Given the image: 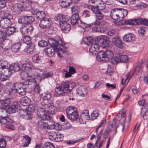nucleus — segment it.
Returning <instances> with one entry per match:
<instances>
[{
	"mask_svg": "<svg viewBox=\"0 0 148 148\" xmlns=\"http://www.w3.org/2000/svg\"><path fill=\"white\" fill-rule=\"evenodd\" d=\"M34 68L32 64L30 62L23 64L22 66V70L23 71H29L33 69Z\"/></svg>",
	"mask_w": 148,
	"mask_h": 148,
	"instance_id": "b1692460",
	"label": "nucleus"
},
{
	"mask_svg": "<svg viewBox=\"0 0 148 148\" xmlns=\"http://www.w3.org/2000/svg\"><path fill=\"white\" fill-rule=\"evenodd\" d=\"M91 15V13L88 10H84L83 12V15L85 17H89Z\"/></svg>",
	"mask_w": 148,
	"mask_h": 148,
	"instance_id": "0e129e2a",
	"label": "nucleus"
},
{
	"mask_svg": "<svg viewBox=\"0 0 148 148\" xmlns=\"http://www.w3.org/2000/svg\"><path fill=\"white\" fill-rule=\"evenodd\" d=\"M110 60L111 62L113 64H116L119 62L118 56L114 58L113 57Z\"/></svg>",
	"mask_w": 148,
	"mask_h": 148,
	"instance_id": "864d4df0",
	"label": "nucleus"
},
{
	"mask_svg": "<svg viewBox=\"0 0 148 148\" xmlns=\"http://www.w3.org/2000/svg\"><path fill=\"white\" fill-rule=\"evenodd\" d=\"M128 11L122 8H114L110 12L111 17L115 21L122 20L127 16Z\"/></svg>",
	"mask_w": 148,
	"mask_h": 148,
	"instance_id": "20e7f679",
	"label": "nucleus"
},
{
	"mask_svg": "<svg viewBox=\"0 0 148 148\" xmlns=\"http://www.w3.org/2000/svg\"><path fill=\"white\" fill-rule=\"evenodd\" d=\"M43 148H55L53 145L50 142L45 143L43 147Z\"/></svg>",
	"mask_w": 148,
	"mask_h": 148,
	"instance_id": "13d9d810",
	"label": "nucleus"
},
{
	"mask_svg": "<svg viewBox=\"0 0 148 148\" xmlns=\"http://www.w3.org/2000/svg\"><path fill=\"white\" fill-rule=\"evenodd\" d=\"M68 21H61L59 23V24L62 31H64L67 33L70 31L71 29L70 25L67 22Z\"/></svg>",
	"mask_w": 148,
	"mask_h": 148,
	"instance_id": "dca6fc26",
	"label": "nucleus"
},
{
	"mask_svg": "<svg viewBox=\"0 0 148 148\" xmlns=\"http://www.w3.org/2000/svg\"><path fill=\"white\" fill-rule=\"evenodd\" d=\"M78 95L84 97L85 94L86 93L85 88L83 86H80L78 88L77 90Z\"/></svg>",
	"mask_w": 148,
	"mask_h": 148,
	"instance_id": "c85d7f7f",
	"label": "nucleus"
},
{
	"mask_svg": "<svg viewBox=\"0 0 148 148\" xmlns=\"http://www.w3.org/2000/svg\"><path fill=\"white\" fill-rule=\"evenodd\" d=\"M113 52L109 50L105 51H100L98 53L97 58L99 61H108L113 57Z\"/></svg>",
	"mask_w": 148,
	"mask_h": 148,
	"instance_id": "423d86ee",
	"label": "nucleus"
},
{
	"mask_svg": "<svg viewBox=\"0 0 148 148\" xmlns=\"http://www.w3.org/2000/svg\"><path fill=\"white\" fill-rule=\"evenodd\" d=\"M84 41L86 45H88L90 44H92L96 42L95 40H94L92 38L90 37L87 36L84 39Z\"/></svg>",
	"mask_w": 148,
	"mask_h": 148,
	"instance_id": "f704fd0d",
	"label": "nucleus"
},
{
	"mask_svg": "<svg viewBox=\"0 0 148 148\" xmlns=\"http://www.w3.org/2000/svg\"><path fill=\"white\" fill-rule=\"evenodd\" d=\"M6 38V34L5 32L3 31H0V43L1 44L2 42H4Z\"/></svg>",
	"mask_w": 148,
	"mask_h": 148,
	"instance_id": "de8ad7c7",
	"label": "nucleus"
},
{
	"mask_svg": "<svg viewBox=\"0 0 148 148\" xmlns=\"http://www.w3.org/2000/svg\"><path fill=\"white\" fill-rule=\"evenodd\" d=\"M78 115L77 112V111L75 112H74L71 115H70L68 118L72 120H75L78 118Z\"/></svg>",
	"mask_w": 148,
	"mask_h": 148,
	"instance_id": "c03bdc74",
	"label": "nucleus"
},
{
	"mask_svg": "<svg viewBox=\"0 0 148 148\" xmlns=\"http://www.w3.org/2000/svg\"><path fill=\"white\" fill-rule=\"evenodd\" d=\"M73 14L78 15L79 8L77 6H74L72 7L71 9Z\"/></svg>",
	"mask_w": 148,
	"mask_h": 148,
	"instance_id": "3c124183",
	"label": "nucleus"
},
{
	"mask_svg": "<svg viewBox=\"0 0 148 148\" xmlns=\"http://www.w3.org/2000/svg\"><path fill=\"white\" fill-rule=\"evenodd\" d=\"M21 76L23 79H25L28 77H32V75H29V73L25 71L22 72L21 74Z\"/></svg>",
	"mask_w": 148,
	"mask_h": 148,
	"instance_id": "6e6d98bb",
	"label": "nucleus"
},
{
	"mask_svg": "<svg viewBox=\"0 0 148 148\" xmlns=\"http://www.w3.org/2000/svg\"><path fill=\"white\" fill-rule=\"evenodd\" d=\"M52 25L51 20L48 18H46L40 20L39 26L42 29H48Z\"/></svg>",
	"mask_w": 148,
	"mask_h": 148,
	"instance_id": "ddd939ff",
	"label": "nucleus"
},
{
	"mask_svg": "<svg viewBox=\"0 0 148 148\" xmlns=\"http://www.w3.org/2000/svg\"><path fill=\"white\" fill-rule=\"evenodd\" d=\"M90 119L89 114V111L88 110H84L82 113L79 121L81 124H84L86 121Z\"/></svg>",
	"mask_w": 148,
	"mask_h": 148,
	"instance_id": "4468645a",
	"label": "nucleus"
},
{
	"mask_svg": "<svg viewBox=\"0 0 148 148\" xmlns=\"http://www.w3.org/2000/svg\"><path fill=\"white\" fill-rule=\"evenodd\" d=\"M75 85V83L73 82L71 83L68 81L63 82L60 86L56 87L54 96L58 97L66 95Z\"/></svg>",
	"mask_w": 148,
	"mask_h": 148,
	"instance_id": "f257e3e1",
	"label": "nucleus"
},
{
	"mask_svg": "<svg viewBox=\"0 0 148 148\" xmlns=\"http://www.w3.org/2000/svg\"><path fill=\"white\" fill-rule=\"evenodd\" d=\"M32 60L34 63L40 64L42 62V57L38 54H36L33 56Z\"/></svg>",
	"mask_w": 148,
	"mask_h": 148,
	"instance_id": "bb28decb",
	"label": "nucleus"
},
{
	"mask_svg": "<svg viewBox=\"0 0 148 148\" xmlns=\"http://www.w3.org/2000/svg\"><path fill=\"white\" fill-rule=\"evenodd\" d=\"M27 45L25 49V51L27 53H29L32 52L34 49V44L31 42H29V43H27Z\"/></svg>",
	"mask_w": 148,
	"mask_h": 148,
	"instance_id": "393cba45",
	"label": "nucleus"
},
{
	"mask_svg": "<svg viewBox=\"0 0 148 148\" xmlns=\"http://www.w3.org/2000/svg\"><path fill=\"white\" fill-rule=\"evenodd\" d=\"M45 51L47 55L49 57H51L54 55V49H52L51 48H47L45 49Z\"/></svg>",
	"mask_w": 148,
	"mask_h": 148,
	"instance_id": "e433bc0d",
	"label": "nucleus"
},
{
	"mask_svg": "<svg viewBox=\"0 0 148 148\" xmlns=\"http://www.w3.org/2000/svg\"><path fill=\"white\" fill-rule=\"evenodd\" d=\"M52 104L51 100L44 99L42 101L41 104L42 107H39L37 110V114L38 116L43 120H49L51 117L49 114H47L45 111L47 108Z\"/></svg>",
	"mask_w": 148,
	"mask_h": 148,
	"instance_id": "7ed1b4c3",
	"label": "nucleus"
},
{
	"mask_svg": "<svg viewBox=\"0 0 148 148\" xmlns=\"http://www.w3.org/2000/svg\"><path fill=\"white\" fill-rule=\"evenodd\" d=\"M12 73L10 66L7 65V62L6 61L2 60L0 61V77L3 74L8 76H10Z\"/></svg>",
	"mask_w": 148,
	"mask_h": 148,
	"instance_id": "1a4fd4ad",
	"label": "nucleus"
},
{
	"mask_svg": "<svg viewBox=\"0 0 148 148\" xmlns=\"http://www.w3.org/2000/svg\"><path fill=\"white\" fill-rule=\"evenodd\" d=\"M12 87V89L7 92L8 94L9 97H11V95L12 93V90H14L21 95H23L25 94L27 87L24 86H22V83H13Z\"/></svg>",
	"mask_w": 148,
	"mask_h": 148,
	"instance_id": "39448f33",
	"label": "nucleus"
},
{
	"mask_svg": "<svg viewBox=\"0 0 148 148\" xmlns=\"http://www.w3.org/2000/svg\"><path fill=\"white\" fill-rule=\"evenodd\" d=\"M87 8L92 11L95 14L99 10L97 6L96 7L91 5H89L88 6Z\"/></svg>",
	"mask_w": 148,
	"mask_h": 148,
	"instance_id": "37998d69",
	"label": "nucleus"
},
{
	"mask_svg": "<svg viewBox=\"0 0 148 148\" xmlns=\"http://www.w3.org/2000/svg\"><path fill=\"white\" fill-rule=\"evenodd\" d=\"M36 125L38 127L41 129L44 128L45 127L44 123L41 121H38Z\"/></svg>",
	"mask_w": 148,
	"mask_h": 148,
	"instance_id": "69168bd1",
	"label": "nucleus"
},
{
	"mask_svg": "<svg viewBox=\"0 0 148 148\" xmlns=\"http://www.w3.org/2000/svg\"><path fill=\"white\" fill-rule=\"evenodd\" d=\"M138 25L142 24L148 26V20L144 18H138Z\"/></svg>",
	"mask_w": 148,
	"mask_h": 148,
	"instance_id": "a18cd8bd",
	"label": "nucleus"
},
{
	"mask_svg": "<svg viewBox=\"0 0 148 148\" xmlns=\"http://www.w3.org/2000/svg\"><path fill=\"white\" fill-rule=\"evenodd\" d=\"M146 30V28L144 27H140L139 30H138V32L139 33L141 34H143Z\"/></svg>",
	"mask_w": 148,
	"mask_h": 148,
	"instance_id": "774afa93",
	"label": "nucleus"
},
{
	"mask_svg": "<svg viewBox=\"0 0 148 148\" xmlns=\"http://www.w3.org/2000/svg\"><path fill=\"white\" fill-rule=\"evenodd\" d=\"M143 117L144 119H148V108H143Z\"/></svg>",
	"mask_w": 148,
	"mask_h": 148,
	"instance_id": "4d7b16f0",
	"label": "nucleus"
},
{
	"mask_svg": "<svg viewBox=\"0 0 148 148\" xmlns=\"http://www.w3.org/2000/svg\"><path fill=\"white\" fill-rule=\"evenodd\" d=\"M124 23L126 25H138V18L134 19H130L127 20H124Z\"/></svg>",
	"mask_w": 148,
	"mask_h": 148,
	"instance_id": "cd10ccee",
	"label": "nucleus"
},
{
	"mask_svg": "<svg viewBox=\"0 0 148 148\" xmlns=\"http://www.w3.org/2000/svg\"><path fill=\"white\" fill-rule=\"evenodd\" d=\"M20 103L23 106H27L30 102V99L27 97H23L20 100Z\"/></svg>",
	"mask_w": 148,
	"mask_h": 148,
	"instance_id": "72a5a7b5",
	"label": "nucleus"
},
{
	"mask_svg": "<svg viewBox=\"0 0 148 148\" xmlns=\"http://www.w3.org/2000/svg\"><path fill=\"white\" fill-rule=\"evenodd\" d=\"M47 111L48 113L51 114H53L55 113V108L53 106H49L47 108L46 110L45 111Z\"/></svg>",
	"mask_w": 148,
	"mask_h": 148,
	"instance_id": "49530a36",
	"label": "nucleus"
},
{
	"mask_svg": "<svg viewBox=\"0 0 148 148\" xmlns=\"http://www.w3.org/2000/svg\"><path fill=\"white\" fill-rule=\"evenodd\" d=\"M23 138L25 140L26 142L24 144L23 146L24 147H27L30 143L31 138L28 136L25 135L23 136Z\"/></svg>",
	"mask_w": 148,
	"mask_h": 148,
	"instance_id": "ea45409f",
	"label": "nucleus"
},
{
	"mask_svg": "<svg viewBox=\"0 0 148 148\" xmlns=\"http://www.w3.org/2000/svg\"><path fill=\"white\" fill-rule=\"evenodd\" d=\"M41 90L38 84H36L34 89V91L36 93L39 94Z\"/></svg>",
	"mask_w": 148,
	"mask_h": 148,
	"instance_id": "bf43d9fd",
	"label": "nucleus"
},
{
	"mask_svg": "<svg viewBox=\"0 0 148 148\" xmlns=\"http://www.w3.org/2000/svg\"><path fill=\"white\" fill-rule=\"evenodd\" d=\"M119 62H127L128 61L127 56L126 55H121L118 56Z\"/></svg>",
	"mask_w": 148,
	"mask_h": 148,
	"instance_id": "a19ab883",
	"label": "nucleus"
},
{
	"mask_svg": "<svg viewBox=\"0 0 148 148\" xmlns=\"http://www.w3.org/2000/svg\"><path fill=\"white\" fill-rule=\"evenodd\" d=\"M20 106L18 103L17 102H14L13 103V104L10 106V107H8V112L10 114L15 112L17 111L18 108Z\"/></svg>",
	"mask_w": 148,
	"mask_h": 148,
	"instance_id": "aec40b11",
	"label": "nucleus"
},
{
	"mask_svg": "<svg viewBox=\"0 0 148 148\" xmlns=\"http://www.w3.org/2000/svg\"><path fill=\"white\" fill-rule=\"evenodd\" d=\"M77 111L76 108L73 106L69 107L66 110V112L68 118L72 114Z\"/></svg>",
	"mask_w": 148,
	"mask_h": 148,
	"instance_id": "c756f323",
	"label": "nucleus"
},
{
	"mask_svg": "<svg viewBox=\"0 0 148 148\" xmlns=\"http://www.w3.org/2000/svg\"><path fill=\"white\" fill-rule=\"evenodd\" d=\"M10 68L12 72L13 71L15 72H17L20 70V69L19 65L18 63H15L10 65Z\"/></svg>",
	"mask_w": 148,
	"mask_h": 148,
	"instance_id": "c9c22d12",
	"label": "nucleus"
},
{
	"mask_svg": "<svg viewBox=\"0 0 148 148\" xmlns=\"http://www.w3.org/2000/svg\"><path fill=\"white\" fill-rule=\"evenodd\" d=\"M112 42L113 44L119 48H122L123 47L122 40L117 35L113 38Z\"/></svg>",
	"mask_w": 148,
	"mask_h": 148,
	"instance_id": "6ab92c4d",
	"label": "nucleus"
},
{
	"mask_svg": "<svg viewBox=\"0 0 148 148\" xmlns=\"http://www.w3.org/2000/svg\"><path fill=\"white\" fill-rule=\"evenodd\" d=\"M34 27L31 24H23L20 29L21 33L23 35L31 34L33 32Z\"/></svg>",
	"mask_w": 148,
	"mask_h": 148,
	"instance_id": "9b49d317",
	"label": "nucleus"
},
{
	"mask_svg": "<svg viewBox=\"0 0 148 148\" xmlns=\"http://www.w3.org/2000/svg\"><path fill=\"white\" fill-rule=\"evenodd\" d=\"M6 145V143L4 139L1 138L0 140V148H5Z\"/></svg>",
	"mask_w": 148,
	"mask_h": 148,
	"instance_id": "052dcab7",
	"label": "nucleus"
},
{
	"mask_svg": "<svg viewBox=\"0 0 148 148\" xmlns=\"http://www.w3.org/2000/svg\"><path fill=\"white\" fill-rule=\"evenodd\" d=\"M37 107L34 104H32L29 105L28 110L30 112H34L36 109Z\"/></svg>",
	"mask_w": 148,
	"mask_h": 148,
	"instance_id": "e2e57ef3",
	"label": "nucleus"
},
{
	"mask_svg": "<svg viewBox=\"0 0 148 148\" xmlns=\"http://www.w3.org/2000/svg\"><path fill=\"white\" fill-rule=\"evenodd\" d=\"M5 33L8 36L12 35L16 32V28L15 27H12L10 26L8 28L5 29Z\"/></svg>",
	"mask_w": 148,
	"mask_h": 148,
	"instance_id": "7c9ffc66",
	"label": "nucleus"
},
{
	"mask_svg": "<svg viewBox=\"0 0 148 148\" xmlns=\"http://www.w3.org/2000/svg\"><path fill=\"white\" fill-rule=\"evenodd\" d=\"M48 43L47 41L44 40H41L38 42V46L41 47H44L47 45Z\"/></svg>",
	"mask_w": 148,
	"mask_h": 148,
	"instance_id": "5fc2aeb1",
	"label": "nucleus"
},
{
	"mask_svg": "<svg viewBox=\"0 0 148 148\" xmlns=\"http://www.w3.org/2000/svg\"><path fill=\"white\" fill-rule=\"evenodd\" d=\"M27 16H22L19 18L18 21L19 22L25 24L27 23Z\"/></svg>",
	"mask_w": 148,
	"mask_h": 148,
	"instance_id": "8fccbe9b",
	"label": "nucleus"
},
{
	"mask_svg": "<svg viewBox=\"0 0 148 148\" xmlns=\"http://www.w3.org/2000/svg\"><path fill=\"white\" fill-rule=\"evenodd\" d=\"M115 123L114 122L111 124L109 125L108 126L106 129L104 134L103 138L104 139H106L108 136L109 133L111 131H113V128H116Z\"/></svg>",
	"mask_w": 148,
	"mask_h": 148,
	"instance_id": "f3484780",
	"label": "nucleus"
},
{
	"mask_svg": "<svg viewBox=\"0 0 148 148\" xmlns=\"http://www.w3.org/2000/svg\"><path fill=\"white\" fill-rule=\"evenodd\" d=\"M10 103V99H7L5 100L0 99V103L2 105L3 108L4 106L5 107H8V105Z\"/></svg>",
	"mask_w": 148,
	"mask_h": 148,
	"instance_id": "4c0bfd02",
	"label": "nucleus"
},
{
	"mask_svg": "<svg viewBox=\"0 0 148 148\" xmlns=\"http://www.w3.org/2000/svg\"><path fill=\"white\" fill-rule=\"evenodd\" d=\"M99 115V111L97 110H94L93 112L91 114L92 119V120L96 119Z\"/></svg>",
	"mask_w": 148,
	"mask_h": 148,
	"instance_id": "09e8293b",
	"label": "nucleus"
},
{
	"mask_svg": "<svg viewBox=\"0 0 148 148\" xmlns=\"http://www.w3.org/2000/svg\"><path fill=\"white\" fill-rule=\"evenodd\" d=\"M97 42L98 45H100L102 47L104 48L108 46L110 41L106 36L100 35L97 37Z\"/></svg>",
	"mask_w": 148,
	"mask_h": 148,
	"instance_id": "f8f14e48",
	"label": "nucleus"
},
{
	"mask_svg": "<svg viewBox=\"0 0 148 148\" xmlns=\"http://www.w3.org/2000/svg\"><path fill=\"white\" fill-rule=\"evenodd\" d=\"M99 51V45L97 42L92 43L89 48V52L92 54H95L96 53Z\"/></svg>",
	"mask_w": 148,
	"mask_h": 148,
	"instance_id": "5701e85b",
	"label": "nucleus"
},
{
	"mask_svg": "<svg viewBox=\"0 0 148 148\" xmlns=\"http://www.w3.org/2000/svg\"><path fill=\"white\" fill-rule=\"evenodd\" d=\"M107 35L110 36H112L116 34L115 30L114 29H110L107 32Z\"/></svg>",
	"mask_w": 148,
	"mask_h": 148,
	"instance_id": "338daca9",
	"label": "nucleus"
},
{
	"mask_svg": "<svg viewBox=\"0 0 148 148\" xmlns=\"http://www.w3.org/2000/svg\"><path fill=\"white\" fill-rule=\"evenodd\" d=\"M59 3L62 7L64 8L71 5V0H61Z\"/></svg>",
	"mask_w": 148,
	"mask_h": 148,
	"instance_id": "2f4dec72",
	"label": "nucleus"
},
{
	"mask_svg": "<svg viewBox=\"0 0 148 148\" xmlns=\"http://www.w3.org/2000/svg\"><path fill=\"white\" fill-rule=\"evenodd\" d=\"M40 80V77L38 76L37 77L33 79H27L22 84V86H26L27 88L29 86L28 85H31L32 84V82L36 83Z\"/></svg>",
	"mask_w": 148,
	"mask_h": 148,
	"instance_id": "2eb2a0df",
	"label": "nucleus"
},
{
	"mask_svg": "<svg viewBox=\"0 0 148 148\" xmlns=\"http://www.w3.org/2000/svg\"><path fill=\"white\" fill-rule=\"evenodd\" d=\"M99 10H102L104 9L106 7V4L104 2L101 0L99 1L98 3L96 5Z\"/></svg>",
	"mask_w": 148,
	"mask_h": 148,
	"instance_id": "58836bf2",
	"label": "nucleus"
},
{
	"mask_svg": "<svg viewBox=\"0 0 148 148\" xmlns=\"http://www.w3.org/2000/svg\"><path fill=\"white\" fill-rule=\"evenodd\" d=\"M35 14L37 18L39 19H43L46 18L45 17V14L44 12L43 11H38L34 12V13Z\"/></svg>",
	"mask_w": 148,
	"mask_h": 148,
	"instance_id": "a878e982",
	"label": "nucleus"
},
{
	"mask_svg": "<svg viewBox=\"0 0 148 148\" xmlns=\"http://www.w3.org/2000/svg\"><path fill=\"white\" fill-rule=\"evenodd\" d=\"M21 46V44L20 42L15 43L12 46L11 49L14 52H17L20 50Z\"/></svg>",
	"mask_w": 148,
	"mask_h": 148,
	"instance_id": "473e14b6",
	"label": "nucleus"
},
{
	"mask_svg": "<svg viewBox=\"0 0 148 148\" xmlns=\"http://www.w3.org/2000/svg\"><path fill=\"white\" fill-rule=\"evenodd\" d=\"M8 110L3 108H0V117L1 118L0 123L3 124H10L13 123V120L7 116Z\"/></svg>",
	"mask_w": 148,
	"mask_h": 148,
	"instance_id": "6e6552de",
	"label": "nucleus"
},
{
	"mask_svg": "<svg viewBox=\"0 0 148 148\" xmlns=\"http://www.w3.org/2000/svg\"><path fill=\"white\" fill-rule=\"evenodd\" d=\"M71 25H78L79 26L83 28H89L91 26L92 24H87L82 21L79 19V15L73 14L71 18Z\"/></svg>",
	"mask_w": 148,
	"mask_h": 148,
	"instance_id": "0eeeda50",
	"label": "nucleus"
},
{
	"mask_svg": "<svg viewBox=\"0 0 148 148\" xmlns=\"http://www.w3.org/2000/svg\"><path fill=\"white\" fill-rule=\"evenodd\" d=\"M49 45L52 47H56L61 45L64 47L65 44H63L61 38L59 37H56L54 38H49L48 40Z\"/></svg>",
	"mask_w": 148,
	"mask_h": 148,
	"instance_id": "9d476101",
	"label": "nucleus"
},
{
	"mask_svg": "<svg viewBox=\"0 0 148 148\" xmlns=\"http://www.w3.org/2000/svg\"><path fill=\"white\" fill-rule=\"evenodd\" d=\"M55 20L56 21H59L60 23L61 21H69L70 19V17L68 15H64L62 14H58L55 17Z\"/></svg>",
	"mask_w": 148,
	"mask_h": 148,
	"instance_id": "412c9836",
	"label": "nucleus"
},
{
	"mask_svg": "<svg viewBox=\"0 0 148 148\" xmlns=\"http://www.w3.org/2000/svg\"><path fill=\"white\" fill-rule=\"evenodd\" d=\"M135 39L134 36L130 33L125 35L123 37V40L127 42H132L134 41Z\"/></svg>",
	"mask_w": 148,
	"mask_h": 148,
	"instance_id": "4be33fe9",
	"label": "nucleus"
},
{
	"mask_svg": "<svg viewBox=\"0 0 148 148\" xmlns=\"http://www.w3.org/2000/svg\"><path fill=\"white\" fill-rule=\"evenodd\" d=\"M1 13L4 15V17H2L3 18H6L9 20L12 19L13 18L12 15L8 13L5 12H2Z\"/></svg>",
	"mask_w": 148,
	"mask_h": 148,
	"instance_id": "79ce46f5",
	"label": "nucleus"
},
{
	"mask_svg": "<svg viewBox=\"0 0 148 148\" xmlns=\"http://www.w3.org/2000/svg\"><path fill=\"white\" fill-rule=\"evenodd\" d=\"M12 22L11 20L6 18H3L0 21V26L3 29H6L11 25Z\"/></svg>",
	"mask_w": 148,
	"mask_h": 148,
	"instance_id": "a211bd4d",
	"label": "nucleus"
},
{
	"mask_svg": "<svg viewBox=\"0 0 148 148\" xmlns=\"http://www.w3.org/2000/svg\"><path fill=\"white\" fill-rule=\"evenodd\" d=\"M96 18L98 20H101L103 19L104 15L99 10L95 14Z\"/></svg>",
	"mask_w": 148,
	"mask_h": 148,
	"instance_id": "603ef678",
	"label": "nucleus"
},
{
	"mask_svg": "<svg viewBox=\"0 0 148 148\" xmlns=\"http://www.w3.org/2000/svg\"><path fill=\"white\" fill-rule=\"evenodd\" d=\"M17 5H13L11 10L13 14L18 15L25 9L30 10L32 8L31 3L29 0H18Z\"/></svg>",
	"mask_w": 148,
	"mask_h": 148,
	"instance_id": "f03ea898",
	"label": "nucleus"
},
{
	"mask_svg": "<svg viewBox=\"0 0 148 148\" xmlns=\"http://www.w3.org/2000/svg\"><path fill=\"white\" fill-rule=\"evenodd\" d=\"M41 96L44 97V99H46L48 100H50V99L51 97V95L49 93H44L41 94Z\"/></svg>",
	"mask_w": 148,
	"mask_h": 148,
	"instance_id": "680f3d73",
	"label": "nucleus"
}]
</instances>
